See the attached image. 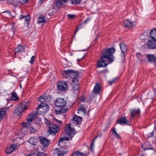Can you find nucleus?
<instances>
[{
  "label": "nucleus",
  "mask_w": 156,
  "mask_h": 156,
  "mask_svg": "<svg viewBox=\"0 0 156 156\" xmlns=\"http://www.w3.org/2000/svg\"><path fill=\"white\" fill-rule=\"evenodd\" d=\"M115 49L114 48H110L103 50L100 55V59L97 62V67H105L109 64L113 62L114 57L113 54Z\"/></svg>",
  "instance_id": "f257e3e1"
},
{
  "label": "nucleus",
  "mask_w": 156,
  "mask_h": 156,
  "mask_svg": "<svg viewBox=\"0 0 156 156\" xmlns=\"http://www.w3.org/2000/svg\"><path fill=\"white\" fill-rule=\"evenodd\" d=\"M28 103L25 102L19 103L18 105L14 109V113L16 114L20 115L22 112L28 108Z\"/></svg>",
  "instance_id": "f03ea898"
},
{
  "label": "nucleus",
  "mask_w": 156,
  "mask_h": 156,
  "mask_svg": "<svg viewBox=\"0 0 156 156\" xmlns=\"http://www.w3.org/2000/svg\"><path fill=\"white\" fill-rule=\"evenodd\" d=\"M49 98H51V96L49 95L45 96H44V95L41 96L40 97L38 100L41 102V104L39 105L37 108L36 110L37 111H38L41 107H43V109H44V108L45 107L47 108V104L45 102L47 101L48 99Z\"/></svg>",
  "instance_id": "7ed1b4c3"
},
{
  "label": "nucleus",
  "mask_w": 156,
  "mask_h": 156,
  "mask_svg": "<svg viewBox=\"0 0 156 156\" xmlns=\"http://www.w3.org/2000/svg\"><path fill=\"white\" fill-rule=\"evenodd\" d=\"M63 71L65 74L66 75V77L68 76L71 78L73 80L74 79H77L78 77V72L77 71L71 69L64 70Z\"/></svg>",
  "instance_id": "20e7f679"
},
{
  "label": "nucleus",
  "mask_w": 156,
  "mask_h": 156,
  "mask_svg": "<svg viewBox=\"0 0 156 156\" xmlns=\"http://www.w3.org/2000/svg\"><path fill=\"white\" fill-rule=\"evenodd\" d=\"M120 47L122 51L121 54V60L123 62H124L126 60L125 55L127 50V47L123 42L120 43Z\"/></svg>",
  "instance_id": "39448f33"
},
{
  "label": "nucleus",
  "mask_w": 156,
  "mask_h": 156,
  "mask_svg": "<svg viewBox=\"0 0 156 156\" xmlns=\"http://www.w3.org/2000/svg\"><path fill=\"white\" fill-rule=\"evenodd\" d=\"M58 89L61 91H65L68 89L67 83L64 81H59L57 83Z\"/></svg>",
  "instance_id": "423d86ee"
},
{
  "label": "nucleus",
  "mask_w": 156,
  "mask_h": 156,
  "mask_svg": "<svg viewBox=\"0 0 156 156\" xmlns=\"http://www.w3.org/2000/svg\"><path fill=\"white\" fill-rule=\"evenodd\" d=\"M75 130L72 128L69 124H67L65 126V131L66 133L71 138L73 137L75 134Z\"/></svg>",
  "instance_id": "0eeeda50"
},
{
  "label": "nucleus",
  "mask_w": 156,
  "mask_h": 156,
  "mask_svg": "<svg viewBox=\"0 0 156 156\" xmlns=\"http://www.w3.org/2000/svg\"><path fill=\"white\" fill-rule=\"evenodd\" d=\"M48 131L51 134L55 135L56 133L59 131V127L56 124L53 123L49 127Z\"/></svg>",
  "instance_id": "6e6552de"
},
{
  "label": "nucleus",
  "mask_w": 156,
  "mask_h": 156,
  "mask_svg": "<svg viewBox=\"0 0 156 156\" xmlns=\"http://www.w3.org/2000/svg\"><path fill=\"white\" fill-rule=\"evenodd\" d=\"M93 92V93H92L90 95L91 98H93L95 97L94 94H100L101 92V86L98 83H97L94 86Z\"/></svg>",
  "instance_id": "1a4fd4ad"
},
{
  "label": "nucleus",
  "mask_w": 156,
  "mask_h": 156,
  "mask_svg": "<svg viewBox=\"0 0 156 156\" xmlns=\"http://www.w3.org/2000/svg\"><path fill=\"white\" fill-rule=\"evenodd\" d=\"M66 103V101L64 98H57L55 102V105L60 107H65Z\"/></svg>",
  "instance_id": "9d476101"
},
{
  "label": "nucleus",
  "mask_w": 156,
  "mask_h": 156,
  "mask_svg": "<svg viewBox=\"0 0 156 156\" xmlns=\"http://www.w3.org/2000/svg\"><path fill=\"white\" fill-rule=\"evenodd\" d=\"M130 112V116L133 118L135 117H138L140 115V111L139 108L138 109H131Z\"/></svg>",
  "instance_id": "9b49d317"
},
{
  "label": "nucleus",
  "mask_w": 156,
  "mask_h": 156,
  "mask_svg": "<svg viewBox=\"0 0 156 156\" xmlns=\"http://www.w3.org/2000/svg\"><path fill=\"white\" fill-rule=\"evenodd\" d=\"M39 140L41 144L44 147H48L50 143V140L48 139L46 137L41 136L39 137Z\"/></svg>",
  "instance_id": "f8f14e48"
},
{
  "label": "nucleus",
  "mask_w": 156,
  "mask_h": 156,
  "mask_svg": "<svg viewBox=\"0 0 156 156\" xmlns=\"http://www.w3.org/2000/svg\"><path fill=\"white\" fill-rule=\"evenodd\" d=\"M148 47L150 49H155L156 48V41L151 38L149 39L147 41Z\"/></svg>",
  "instance_id": "ddd939ff"
},
{
  "label": "nucleus",
  "mask_w": 156,
  "mask_h": 156,
  "mask_svg": "<svg viewBox=\"0 0 156 156\" xmlns=\"http://www.w3.org/2000/svg\"><path fill=\"white\" fill-rule=\"evenodd\" d=\"M116 122L121 125H129L128 120L125 117H121L119 119L116 121Z\"/></svg>",
  "instance_id": "4468645a"
},
{
  "label": "nucleus",
  "mask_w": 156,
  "mask_h": 156,
  "mask_svg": "<svg viewBox=\"0 0 156 156\" xmlns=\"http://www.w3.org/2000/svg\"><path fill=\"white\" fill-rule=\"evenodd\" d=\"M37 114L36 112H34L30 113L27 116L26 120L28 122H30L33 121L36 118Z\"/></svg>",
  "instance_id": "2eb2a0df"
},
{
  "label": "nucleus",
  "mask_w": 156,
  "mask_h": 156,
  "mask_svg": "<svg viewBox=\"0 0 156 156\" xmlns=\"http://www.w3.org/2000/svg\"><path fill=\"white\" fill-rule=\"evenodd\" d=\"M79 84L78 80L77 79H74L72 80L71 86L74 90L77 91L79 89Z\"/></svg>",
  "instance_id": "dca6fc26"
},
{
  "label": "nucleus",
  "mask_w": 156,
  "mask_h": 156,
  "mask_svg": "<svg viewBox=\"0 0 156 156\" xmlns=\"http://www.w3.org/2000/svg\"><path fill=\"white\" fill-rule=\"evenodd\" d=\"M17 148V146L16 144H12L10 147H7L5 150V152L8 154H10L14 151L16 150Z\"/></svg>",
  "instance_id": "f3484780"
},
{
  "label": "nucleus",
  "mask_w": 156,
  "mask_h": 156,
  "mask_svg": "<svg viewBox=\"0 0 156 156\" xmlns=\"http://www.w3.org/2000/svg\"><path fill=\"white\" fill-rule=\"evenodd\" d=\"M73 123L75 124H80L82 121V118L75 115L73 118Z\"/></svg>",
  "instance_id": "a211bd4d"
},
{
  "label": "nucleus",
  "mask_w": 156,
  "mask_h": 156,
  "mask_svg": "<svg viewBox=\"0 0 156 156\" xmlns=\"http://www.w3.org/2000/svg\"><path fill=\"white\" fill-rule=\"evenodd\" d=\"M19 19L20 20L24 19V20L27 22V25H29V21L30 19V15H27L24 16L22 15H20L19 16Z\"/></svg>",
  "instance_id": "6ab92c4d"
},
{
  "label": "nucleus",
  "mask_w": 156,
  "mask_h": 156,
  "mask_svg": "<svg viewBox=\"0 0 156 156\" xmlns=\"http://www.w3.org/2000/svg\"><path fill=\"white\" fill-rule=\"evenodd\" d=\"M25 51V48L22 45H18L15 49V54H19L22 52Z\"/></svg>",
  "instance_id": "aec40b11"
},
{
  "label": "nucleus",
  "mask_w": 156,
  "mask_h": 156,
  "mask_svg": "<svg viewBox=\"0 0 156 156\" xmlns=\"http://www.w3.org/2000/svg\"><path fill=\"white\" fill-rule=\"evenodd\" d=\"M146 56L148 58V61L152 62L154 61L155 65H156V56L154 55L151 54H147Z\"/></svg>",
  "instance_id": "412c9836"
},
{
  "label": "nucleus",
  "mask_w": 156,
  "mask_h": 156,
  "mask_svg": "<svg viewBox=\"0 0 156 156\" xmlns=\"http://www.w3.org/2000/svg\"><path fill=\"white\" fill-rule=\"evenodd\" d=\"M124 26L125 28H130L133 26V22L129 21L128 19L124 21Z\"/></svg>",
  "instance_id": "4be33fe9"
},
{
  "label": "nucleus",
  "mask_w": 156,
  "mask_h": 156,
  "mask_svg": "<svg viewBox=\"0 0 156 156\" xmlns=\"http://www.w3.org/2000/svg\"><path fill=\"white\" fill-rule=\"evenodd\" d=\"M38 141V139L37 137H33L31 138L28 142L31 144L35 145L37 143Z\"/></svg>",
  "instance_id": "5701e85b"
},
{
  "label": "nucleus",
  "mask_w": 156,
  "mask_h": 156,
  "mask_svg": "<svg viewBox=\"0 0 156 156\" xmlns=\"http://www.w3.org/2000/svg\"><path fill=\"white\" fill-rule=\"evenodd\" d=\"M8 108H6L5 109L2 110L0 111V121L2 120V118L6 115V112L8 111Z\"/></svg>",
  "instance_id": "b1692460"
},
{
  "label": "nucleus",
  "mask_w": 156,
  "mask_h": 156,
  "mask_svg": "<svg viewBox=\"0 0 156 156\" xmlns=\"http://www.w3.org/2000/svg\"><path fill=\"white\" fill-rule=\"evenodd\" d=\"M63 149L57 148L55 149V150L57 151V154L58 156H62L63 155L66 153V151H63Z\"/></svg>",
  "instance_id": "393cba45"
},
{
  "label": "nucleus",
  "mask_w": 156,
  "mask_h": 156,
  "mask_svg": "<svg viewBox=\"0 0 156 156\" xmlns=\"http://www.w3.org/2000/svg\"><path fill=\"white\" fill-rule=\"evenodd\" d=\"M11 98L12 100L14 101H16L19 98L16 93L14 91H13L12 93Z\"/></svg>",
  "instance_id": "a878e982"
},
{
  "label": "nucleus",
  "mask_w": 156,
  "mask_h": 156,
  "mask_svg": "<svg viewBox=\"0 0 156 156\" xmlns=\"http://www.w3.org/2000/svg\"><path fill=\"white\" fill-rule=\"evenodd\" d=\"M68 108H62L59 110L55 111V113L57 114H60L61 113H65L68 111Z\"/></svg>",
  "instance_id": "bb28decb"
},
{
  "label": "nucleus",
  "mask_w": 156,
  "mask_h": 156,
  "mask_svg": "<svg viewBox=\"0 0 156 156\" xmlns=\"http://www.w3.org/2000/svg\"><path fill=\"white\" fill-rule=\"evenodd\" d=\"M84 105H81L80 107L78 108V113H79L80 112H83L84 115L86 113V111L84 108Z\"/></svg>",
  "instance_id": "cd10ccee"
},
{
  "label": "nucleus",
  "mask_w": 156,
  "mask_h": 156,
  "mask_svg": "<svg viewBox=\"0 0 156 156\" xmlns=\"http://www.w3.org/2000/svg\"><path fill=\"white\" fill-rule=\"evenodd\" d=\"M53 4L55 5L57 7H59L62 5V3L61 1L54 0Z\"/></svg>",
  "instance_id": "c85d7f7f"
},
{
  "label": "nucleus",
  "mask_w": 156,
  "mask_h": 156,
  "mask_svg": "<svg viewBox=\"0 0 156 156\" xmlns=\"http://www.w3.org/2000/svg\"><path fill=\"white\" fill-rule=\"evenodd\" d=\"M111 131H112L114 134L116 138L120 139H121V137L119 135L118 133L115 130V128H112L111 129Z\"/></svg>",
  "instance_id": "c756f323"
},
{
  "label": "nucleus",
  "mask_w": 156,
  "mask_h": 156,
  "mask_svg": "<svg viewBox=\"0 0 156 156\" xmlns=\"http://www.w3.org/2000/svg\"><path fill=\"white\" fill-rule=\"evenodd\" d=\"M44 122L47 126L48 127H49L53 123L46 118L44 119Z\"/></svg>",
  "instance_id": "7c9ffc66"
},
{
  "label": "nucleus",
  "mask_w": 156,
  "mask_h": 156,
  "mask_svg": "<svg viewBox=\"0 0 156 156\" xmlns=\"http://www.w3.org/2000/svg\"><path fill=\"white\" fill-rule=\"evenodd\" d=\"M71 156H84L81 152L76 151L72 153Z\"/></svg>",
  "instance_id": "2f4dec72"
},
{
  "label": "nucleus",
  "mask_w": 156,
  "mask_h": 156,
  "mask_svg": "<svg viewBox=\"0 0 156 156\" xmlns=\"http://www.w3.org/2000/svg\"><path fill=\"white\" fill-rule=\"evenodd\" d=\"M45 16H41L39 17L38 22L39 23H44L45 22L46 20L44 19Z\"/></svg>",
  "instance_id": "473e14b6"
},
{
  "label": "nucleus",
  "mask_w": 156,
  "mask_h": 156,
  "mask_svg": "<svg viewBox=\"0 0 156 156\" xmlns=\"http://www.w3.org/2000/svg\"><path fill=\"white\" fill-rule=\"evenodd\" d=\"M83 24V23H82L80 24L79 25H78V26L77 27L76 29V31L74 35H75L76 32L78 31L79 29H81L82 28Z\"/></svg>",
  "instance_id": "72a5a7b5"
},
{
  "label": "nucleus",
  "mask_w": 156,
  "mask_h": 156,
  "mask_svg": "<svg viewBox=\"0 0 156 156\" xmlns=\"http://www.w3.org/2000/svg\"><path fill=\"white\" fill-rule=\"evenodd\" d=\"M81 0H72L71 3L73 4L76 5L79 3Z\"/></svg>",
  "instance_id": "f704fd0d"
},
{
  "label": "nucleus",
  "mask_w": 156,
  "mask_h": 156,
  "mask_svg": "<svg viewBox=\"0 0 156 156\" xmlns=\"http://www.w3.org/2000/svg\"><path fill=\"white\" fill-rule=\"evenodd\" d=\"M117 79V78H115L113 79L112 80H109L108 81V83H109L110 85H111L112 83L115 82L116 80Z\"/></svg>",
  "instance_id": "c9c22d12"
},
{
  "label": "nucleus",
  "mask_w": 156,
  "mask_h": 156,
  "mask_svg": "<svg viewBox=\"0 0 156 156\" xmlns=\"http://www.w3.org/2000/svg\"><path fill=\"white\" fill-rule=\"evenodd\" d=\"M23 126L25 128H28L30 126V124L29 123L23 122L22 124Z\"/></svg>",
  "instance_id": "e433bc0d"
},
{
  "label": "nucleus",
  "mask_w": 156,
  "mask_h": 156,
  "mask_svg": "<svg viewBox=\"0 0 156 156\" xmlns=\"http://www.w3.org/2000/svg\"><path fill=\"white\" fill-rule=\"evenodd\" d=\"M30 133H34L36 131V129L34 128L33 126H31L30 128Z\"/></svg>",
  "instance_id": "4c0bfd02"
},
{
  "label": "nucleus",
  "mask_w": 156,
  "mask_h": 156,
  "mask_svg": "<svg viewBox=\"0 0 156 156\" xmlns=\"http://www.w3.org/2000/svg\"><path fill=\"white\" fill-rule=\"evenodd\" d=\"M38 156H47L45 153L38 152Z\"/></svg>",
  "instance_id": "58836bf2"
},
{
  "label": "nucleus",
  "mask_w": 156,
  "mask_h": 156,
  "mask_svg": "<svg viewBox=\"0 0 156 156\" xmlns=\"http://www.w3.org/2000/svg\"><path fill=\"white\" fill-rule=\"evenodd\" d=\"M136 56L138 59L142 60V56L141 55L140 53H137L136 54Z\"/></svg>",
  "instance_id": "ea45409f"
},
{
  "label": "nucleus",
  "mask_w": 156,
  "mask_h": 156,
  "mask_svg": "<svg viewBox=\"0 0 156 156\" xmlns=\"http://www.w3.org/2000/svg\"><path fill=\"white\" fill-rule=\"evenodd\" d=\"M29 1V0H19V3L24 4L27 2Z\"/></svg>",
  "instance_id": "a19ab883"
},
{
  "label": "nucleus",
  "mask_w": 156,
  "mask_h": 156,
  "mask_svg": "<svg viewBox=\"0 0 156 156\" xmlns=\"http://www.w3.org/2000/svg\"><path fill=\"white\" fill-rule=\"evenodd\" d=\"M75 16H76L71 14H68L67 15V17L69 19H73Z\"/></svg>",
  "instance_id": "79ce46f5"
},
{
  "label": "nucleus",
  "mask_w": 156,
  "mask_h": 156,
  "mask_svg": "<svg viewBox=\"0 0 156 156\" xmlns=\"http://www.w3.org/2000/svg\"><path fill=\"white\" fill-rule=\"evenodd\" d=\"M94 141L92 140V142L91 143V145H90V150L92 152H93V149L94 147Z\"/></svg>",
  "instance_id": "37998d69"
},
{
  "label": "nucleus",
  "mask_w": 156,
  "mask_h": 156,
  "mask_svg": "<svg viewBox=\"0 0 156 156\" xmlns=\"http://www.w3.org/2000/svg\"><path fill=\"white\" fill-rule=\"evenodd\" d=\"M35 60V56H32L31 58V60L30 61V62L31 64H32Z\"/></svg>",
  "instance_id": "c03bdc74"
},
{
  "label": "nucleus",
  "mask_w": 156,
  "mask_h": 156,
  "mask_svg": "<svg viewBox=\"0 0 156 156\" xmlns=\"http://www.w3.org/2000/svg\"><path fill=\"white\" fill-rule=\"evenodd\" d=\"M65 137H61L59 139L58 141V143H60L61 142H62L63 140H65Z\"/></svg>",
  "instance_id": "a18cd8bd"
},
{
  "label": "nucleus",
  "mask_w": 156,
  "mask_h": 156,
  "mask_svg": "<svg viewBox=\"0 0 156 156\" xmlns=\"http://www.w3.org/2000/svg\"><path fill=\"white\" fill-rule=\"evenodd\" d=\"M55 121L57 123H58L60 124H62V122L61 121L58 120L57 119H55Z\"/></svg>",
  "instance_id": "49530a36"
},
{
  "label": "nucleus",
  "mask_w": 156,
  "mask_h": 156,
  "mask_svg": "<svg viewBox=\"0 0 156 156\" xmlns=\"http://www.w3.org/2000/svg\"><path fill=\"white\" fill-rule=\"evenodd\" d=\"M90 18H88L87 19H86L83 22V23H87L90 20Z\"/></svg>",
  "instance_id": "de8ad7c7"
},
{
  "label": "nucleus",
  "mask_w": 156,
  "mask_h": 156,
  "mask_svg": "<svg viewBox=\"0 0 156 156\" xmlns=\"http://www.w3.org/2000/svg\"><path fill=\"white\" fill-rule=\"evenodd\" d=\"M107 72V70L106 69H104L101 71H100L99 72V73H105Z\"/></svg>",
  "instance_id": "09e8293b"
},
{
  "label": "nucleus",
  "mask_w": 156,
  "mask_h": 156,
  "mask_svg": "<svg viewBox=\"0 0 156 156\" xmlns=\"http://www.w3.org/2000/svg\"><path fill=\"white\" fill-rule=\"evenodd\" d=\"M5 12H7L8 14H9L10 15L11 14V12L9 11L8 10L6 11Z\"/></svg>",
  "instance_id": "8fccbe9b"
},
{
  "label": "nucleus",
  "mask_w": 156,
  "mask_h": 156,
  "mask_svg": "<svg viewBox=\"0 0 156 156\" xmlns=\"http://www.w3.org/2000/svg\"><path fill=\"white\" fill-rule=\"evenodd\" d=\"M45 0H40L39 2L41 3V4L44 1H45Z\"/></svg>",
  "instance_id": "3c124183"
},
{
  "label": "nucleus",
  "mask_w": 156,
  "mask_h": 156,
  "mask_svg": "<svg viewBox=\"0 0 156 156\" xmlns=\"http://www.w3.org/2000/svg\"><path fill=\"white\" fill-rule=\"evenodd\" d=\"M85 100V99L84 98L81 99H80V102H83Z\"/></svg>",
  "instance_id": "603ef678"
},
{
  "label": "nucleus",
  "mask_w": 156,
  "mask_h": 156,
  "mask_svg": "<svg viewBox=\"0 0 156 156\" xmlns=\"http://www.w3.org/2000/svg\"><path fill=\"white\" fill-rule=\"evenodd\" d=\"M65 140H69V139L68 138H67L66 137H65Z\"/></svg>",
  "instance_id": "864d4df0"
},
{
  "label": "nucleus",
  "mask_w": 156,
  "mask_h": 156,
  "mask_svg": "<svg viewBox=\"0 0 156 156\" xmlns=\"http://www.w3.org/2000/svg\"><path fill=\"white\" fill-rule=\"evenodd\" d=\"M68 0H62V2L64 3H65Z\"/></svg>",
  "instance_id": "5fc2aeb1"
},
{
  "label": "nucleus",
  "mask_w": 156,
  "mask_h": 156,
  "mask_svg": "<svg viewBox=\"0 0 156 156\" xmlns=\"http://www.w3.org/2000/svg\"><path fill=\"white\" fill-rule=\"evenodd\" d=\"M97 136H96L92 140L93 141H94L96 139V138H97Z\"/></svg>",
  "instance_id": "6e6d98bb"
},
{
  "label": "nucleus",
  "mask_w": 156,
  "mask_h": 156,
  "mask_svg": "<svg viewBox=\"0 0 156 156\" xmlns=\"http://www.w3.org/2000/svg\"><path fill=\"white\" fill-rule=\"evenodd\" d=\"M150 149L153 150V149L150 148H147L145 149V150H150Z\"/></svg>",
  "instance_id": "4d7b16f0"
},
{
  "label": "nucleus",
  "mask_w": 156,
  "mask_h": 156,
  "mask_svg": "<svg viewBox=\"0 0 156 156\" xmlns=\"http://www.w3.org/2000/svg\"><path fill=\"white\" fill-rule=\"evenodd\" d=\"M154 129H155V132L156 133V123L155 124V126H154Z\"/></svg>",
  "instance_id": "13d9d810"
},
{
  "label": "nucleus",
  "mask_w": 156,
  "mask_h": 156,
  "mask_svg": "<svg viewBox=\"0 0 156 156\" xmlns=\"http://www.w3.org/2000/svg\"><path fill=\"white\" fill-rule=\"evenodd\" d=\"M27 156H33L32 155L30 154H29Z\"/></svg>",
  "instance_id": "bf43d9fd"
},
{
  "label": "nucleus",
  "mask_w": 156,
  "mask_h": 156,
  "mask_svg": "<svg viewBox=\"0 0 156 156\" xmlns=\"http://www.w3.org/2000/svg\"><path fill=\"white\" fill-rule=\"evenodd\" d=\"M153 133H154V131H153L152 132V133H151V134L152 136L153 135Z\"/></svg>",
  "instance_id": "052dcab7"
},
{
  "label": "nucleus",
  "mask_w": 156,
  "mask_h": 156,
  "mask_svg": "<svg viewBox=\"0 0 156 156\" xmlns=\"http://www.w3.org/2000/svg\"><path fill=\"white\" fill-rule=\"evenodd\" d=\"M140 156H145V155L144 154H142Z\"/></svg>",
  "instance_id": "680f3d73"
},
{
  "label": "nucleus",
  "mask_w": 156,
  "mask_h": 156,
  "mask_svg": "<svg viewBox=\"0 0 156 156\" xmlns=\"http://www.w3.org/2000/svg\"><path fill=\"white\" fill-rule=\"evenodd\" d=\"M48 109H46V111H45V112H47L48 111Z\"/></svg>",
  "instance_id": "e2e57ef3"
},
{
  "label": "nucleus",
  "mask_w": 156,
  "mask_h": 156,
  "mask_svg": "<svg viewBox=\"0 0 156 156\" xmlns=\"http://www.w3.org/2000/svg\"><path fill=\"white\" fill-rule=\"evenodd\" d=\"M82 51H86V49H85V50H82Z\"/></svg>",
  "instance_id": "0e129e2a"
},
{
  "label": "nucleus",
  "mask_w": 156,
  "mask_h": 156,
  "mask_svg": "<svg viewBox=\"0 0 156 156\" xmlns=\"http://www.w3.org/2000/svg\"><path fill=\"white\" fill-rule=\"evenodd\" d=\"M155 143H156V139H155Z\"/></svg>",
  "instance_id": "69168bd1"
}]
</instances>
